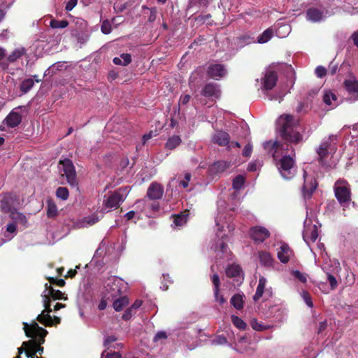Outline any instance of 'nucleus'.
I'll return each mask as SVG.
<instances>
[{"instance_id": "f257e3e1", "label": "nucleus", "mask_w": 358, "mask_h": 358, "mask_svg": "<svg viewBox=\"0 0 358 358\" xmlns=\"http://www.w3.org/2000/svg\"><path fill=\"white\" fill-rule=\"evenodd\" d=\"M278 129L280 137L285 141V144L289 145L298 144L303 141V135L295 129L294 117L292 115H282L278 120ZM264 148L268 152L272 155L274 161L279 157L278 152L279 149L289 150V148H284V143L275 141H268L264 143Z\"/></svg>"}, {"instance_id": "f03ea898", "label": "nucleus", "mask_w": 358, "mask_h": 358, "mask_svg": "<svg viewBox=\"0 0 358 358\" xmlns=\"http://www.w3.org/2000/svg\"><path fill=\"white\" fill-rule=\"evenodd\" d=\"M23 325L26 336L33 339L24 342L22 346L18 348V352L21 354L24 350L28 358H35L36 353L41 354L43 352V348L41 347V345L45 342L44 338L48 331L39 327L35 321L32 322L30 325L24 322Z\"/></svg>"}, {"instance_id": "7ed1b4c3", "label": "nucleus", "mask_w": 358, "mask_h": 358, "mask_svg": "<svg viewBox=\"0 0 358 358\" xmlns=\"http://www.w3.org/2000/svg\"><path fill=\"white\" fill-rule=\"evenodd\" d=\"M64 294L65 292H48V294H45L43 296V304L45 309L37 317V320L40 323L48 327L52 326L54 324L60 323L59 317H55L52 319L50 315V313L52 312V309L50 308V302L51 301H55L59 299H65L64 296Z\"/></svg>"}, {"instance_id": "20e7f679", "label": "nucleus", "mask_w": 358, "mask_h": 358, "mask_svg": "<svg viewBox=\"0 0 358 358\" xmlns=\"http://www.w3.org/2000/svg\"><path fill=\"white\" fill-rule=\"evenodd\" d=\"M292 155H285L281 158L277 159L275 165L280 173L281 176L287 180L292 178L295 173V151L293 148H291Z\"/></svg>"}, {"instance_id": "39448f33", "label": "nucleus", "mask_w": 358, "mask_h": 358, "mask_svg": "<svg viewBox=\"0 0 358 358\" xmlns=\"http://www.w3.org/2000/svg\"><path fill=\"white\" fill-rule=\"evenodd\" d=\"M334 191L339 204L343 208L348 207L351 201V189L348 181L341 179L336 180L334 183Z\"/></svg>"}, {"instance_id": "423d86ee", "label": "nucleus", "mask_w": 358, "mask_h": 358, "mask_svg": "<svg viewBox=\"0 0 358 358\" xmlns=\"http://www.w3.org/2000/svg\"><path fill=\"white\" fill-rule=\"evenodd\" d=\"M63 166L64 175H65L67 182L71 187L78 186V180L76 178V172L71 160L65 159L59 162Z\"/></svg>"}, {"instance_id": "0eeeda50", "label": "nucleus", "mask_w": 358, "mask_h": 358, "mask_svg": "<svg viewBox=\"0 0 358 358\" xmlns=\"http://www.w3.org/2000/svg\"><path fill=\"white\" fill-rule=\"evenodd\" d=\"M303 185L302 186V194L304 198H310L317 187V182L313 175H308L303 171Z\"/></svg>"}, {"instance_id": "6e6552de", "label": "nucleus", "mask_w": 358, "mask_h": 358, "mask_svg": "<svg viewBox=\"0 0 358 358\" xmlns=\"http://www.w3.org/2000/svg\"><path fill=\"white\" fill-rule=\"evenodd\" d=\"M249 235L255 243H262L270 236L271 234L264 227L255 226L250 228Z\"/></svg>"}, {"instance_id": "1a4fd4ad", "label": "nucleus", "mask_w": 358, "mask_h": 358, "mask_svg": "<svg viewBox=\"0 0 358 358\" xmlns=\"http://www.w3.org/2000/svg\"><path fill=\"white\" fill-rule=\"evenodd\" d=\"M105 288L106 291H127L128 285L122 279L111 276L108 278Z\"/></svg>"}, {"instance_id": "9d476101", "label": "nucleus", "mask_w": 358, "mask_h": 358, "mask_svg": "<svg viewBox=\"0 0 358 358\" xmlns=\"http://www.w3.org/2000/svg\"><path fill=\"white\" fill-rule=\"evenodd\" d=\"M124 199L122 189H118L104 200V204L108 208H117L120 206V203L124 201Z\"/></svg>"}, {"instance_id": "9b49d317", "label": "nucleus", "mask_w": 358, "mask_h": 358, "mask_svg": "<svg viewBox=\"0 0 358 358\" xmlns=\"http://www.w3.org/2000/svg\"><path fill=\"white\" fill-rule=\"evenodd\" d=\"M201 95L207 98L218 99L221 95V90L217 84L209 83L206 84L201 91Z\"/></svg>"}, {"instance_id": "f8f14e48", "label": "nucleus", "mask_w": 358, "mask_h": 358, "mask_svg": "<svg viewBox=\"0 0 358 358\" xmlns=\"http://www.w3.org/2000/svg\"><path fill=\"white\" fill-rule=\"evenodd\" d=\"M336 138V136L331 135L329 138L324 140L317 149V154L319 156L318 162L322 164L324 160L329 155V149L331 148V142Z\"/></svg>"}, {"instance_id": "ddd939ff", "label": "nucleus", "mask_w": 358, "mask_h": 358, "mask_svg": "<svg viewBox=\"0 0 358 358\" xmlns=\"http://www.w3.org/2000/svg\"><path fill=\"white\" fill-rule=\"evenodd\" d=\"M225 73L226 70L222 64H213L208 67L207 74L211 78L219 80L224 77Z\"/></svg>"}, {"instance_id": "4468645a", "label": "nucleus", "mask_w": 358, "mask_h": 358, "mask_svg": "<svg viewBox=\"0 0 358 358\" xmlns=\"http://www.w3.org/2000/svg\"><path fill=\"white\" fill-rule=\"evenodd\" d=\"M294 255L293 250L286 243H282L277 253L278 259L283 264H287L292 256Z\"/></svg>"}, {"instance_id": "2eb2a0df", "label": "nucleus", "mask_w": 358, "mask_h": 358, "mask_svg": "<svg viewBox=\"0 0 358 358\" xmlns=\"http://www.w3.org/2000/svg\"><path fill=\"white\" fill-rule=\"evenodd\" d=\"M278 77L274 71H268L266 72L262 80V85L266 90H272L276 85Z\"/></svg>"}, {"instance_id": "dca6fc26", "label": "nucleus", "mask_w": 358, "mask_h": 358, "mask_svg": "<svg viewBox=\"0 0 358 358\" xmlns=\"http://www.w3.org/2000/svg\"><path fill=\"white\" fill-rule=\"evenodd\" d=\"M164 194V187L159 183L152 182L147 191V196L150 200L160 199Z\"/></svg>"}, {"instance_id": "f3484780", "label": "nucleus", "mask_w": 358, "mask_h": 358, "mask_svg": "<svg viewBox=\"0 0 358 358\" xmlns=\"http://www.w3.org/2000/svg\"><path fill=\"white\" fill-rule=\"evenodd\" d=\"M212 141L220 146H226L230 143V136L226 131H217L213 136Z\"/></svg>"}, {"instance_id": "a211bd4d", "label": "nucleus", "mask_w": 358, "mask_h": 358, "mask_svg": "<svg viewBox=\"0 0 358 358\" xmlns=\"http://www.w3.org/2000/svg\"><path fill=\"white\" fill-rule=\"evenodd\" d=\"M22 122V115L17 113L12 110L4 119L3 122L10 128L17 127Z\"/></svg>"}, {"instance_id": "6ab92c4d", "label": "nucleus", "mask_w": 358, "mask_h": 358, "mask_svg": "<svg viewBox=\"0 0 358 358\" xmlns=\"http://www.w3.org/2000/svg\"><path fill=\"white\" fill-rule=\"evenodd\" d=\"M324 13L322 10L316 8H310L306 11V18L313 22H319L322 20Z\"/></svg>"}, {"instance_id": "aec40b11", "label": "nucleus", "mask_w": 358, "mask_h": 358, "mask_svg": "<svg viewBox=\"0 0 358 358\" xmlns=\"http://www.w3.org/2000/svg\"><path fill=\"white\" fill-rule=\"evenodd\" d=\"M189 215V210H185L178 214H175L173 217V223L176 227H182L187 223L188 217Z\"/></svg>"}, {"instance_id": "412c9836", "label": "nucleus", "mask_w": 358, "mask_h": 358, "mask_svg": "<svg viewBox=\"0 0 358 358\" xmlns=\"http://www.w3.org/2000/svg\"><path fill=\"white\" fill-rule=\"evenodd\" d=\"M303 239L306 241L315 242L318 237L317 229L315 225L310 228H307L303 234Z\"/></svg>"}, {"instance_id": "4be33fe9", "label": "nucleus", "mask_w": 358, "mask_h": 358, "mask_svg": "<svg viewBox=\"0 0 358 358\" xmlns=\"http://www.w3.org/2000/svg\"><path fill=\"white\" fill-rule=\"evenodd\" d=\"M346 91L350 94H358V80L356 79H346L343 83Z\"/></svg>"}, {"instance_id": "5701e85b", "label": "nucleus", "mask_w": 358, "mask_h": 358, "mask_svg": "<svg viewBox=\"0 0 358 358\" xmlns=\"http://www.w3.org/2000/svg\"><path fill=\"white\" fill-rule=\"evenodd\" d=\"M259 262L262 265L271 267L273 266V259L271 255L266 251L259 252Z\"/></svg>"}, {"instance_id": "b1692460", "label": "nucleus", "mask_w": 358, "mask_h": 358, "mask_svg": "<svg viewBox=\"0 0 358 358\" xmlns=\"http://www.w3.org/2000/svg\"><path fill=\"white\" fill-rule=\"evenodd\" d=\"M113 62L115 65L125 66L131 62V55L128 53H122L120 57H114Z\"/></svg>"}, {"instance_id": "393cba45", "label": "nucleus", "mask_w": 358, "mask_h": 358, "mask_svg": "<svg viewBox=\"0 0 358 358\" xmlns=\"http://www.w3.org/2000/svg\"><path fill=\"white\" fill-rule=\"evenodd\" d=\"M242 272L241 268L240 266L236 264L229 265L226 268V275L229 278H240L241 273Z\"/></svg>"}, {"instance_id": "a878e982", "label": "nucleus", "mask_w": 358, "mask_h": 358, "mask_svg": "<svg viewBox=\"0 0 358 358\" xmlns=\"http://www.w3.org/2000/svg\"><path fill=\"white\" fill-rule=\"evenodd\" d=\"M244 295L237 293L234 294L231 299V305L237 310H241L243 308Z\"/></svg>"}, {"instance_id": "bb28decb", "label": "nucleus", "mask_w": 358, "mask_h": 358, "mask_svg": "<svg viewBox=\"0 0 358 358\" xmlns=\"http://www.w3.org/2000/svg\"><path fill=\"white\" fill-rule=\"evenodd\" d=\"M182 141L179 136L174 135L167 140L165 147L166 148L169 150H174L176 148H177L180 143Z\"/></svg>"}, {"instance_id": "cd10ccee", "label": "nucleus", "mask_w": 358, "mask_h": 358, "mask_svg": "<svg viewBox=\"0 0 358 358\" xmlns=\"http://www.w3.org/2000/svg\"><path fill=\"white\" fill-rule=\"evenodd\" d=\"M26 54V49L24 48H20L15 49L14 51L10 54L7 58L9 62H15L19 58L22 57L23 55Z\"/></svg>"}, {"instance_id": "c85d7f7f", "label": "nucleus", "mask_w": 358, "mask_h": 358, "mask_svg": "<svg viewBox=\"0 0 358 358\" xmlns=\"http://www.w3.org/2000/svg\"><path fill=\"white\" fill-rule=\"evenodd\" d=\"M58 215L57 205L52 200L47 201V216L49 218H54Z\"/></svg>"}, {"instance_id": "c756f323", "label": "nucleus", "mask_w": 358, "mask_h": 358, "mask_svg": "<svg viewBox=\"0 0 358 358\" xmlns=\"http://www.w3.org/2000/svg\"><path fill=\"white\" fill-rule=\"evenodd\" d=\"M129 304V299L127 296L120 297L113 302V308L116 311H120L124 307Z\"/></svg>"}, {"instance_id": "7c9ffc66", "label": "nucleus", "mask_w": 358, "mask_h": 358, "mask_svg": "<svg viewBox=\"0 0 358 358\" xmlns=\"http://www.w3.org/2000/svg\"><path fill=\"white\" fill-rule=\"evenodd\" d=\"M273 35V29L271 28H268L261 35L258 36L257 41L259 43H265L272 38Z\"/></svg>"}, {"instance_id": "2f4dec72", "label": "nucleus", "mask_w": 358, "mask_h": 358, "mask_svg": "<svg viewBox=\"0 0 358 358\" xmlns=\"http://www.w3.org/2000/svg\"><path fill=\"white\" fill-rule=\"evenodd\" d=\"M34 85V82L32 78L24 79L20 84V90L22 93L26 94L32 88Z\"/></svg>"}, {"instance_id": "473e14b6", "label": "nucleus", "mask_w": 358, "mask_h": 358, "mask_svg": "<svg viewBox=\"0 0 358 358\" xmlns=\"http://www.w3.org/2000/svg\"><path fill=\"white\" fill-rule=\"evenodd\" d=\"M229 167V163L226 161H218L213 164V169L216 173L224 172L227 168Z\"/></svg>"}, {"instance_id": "72a5a7b5", "label": "nucleus", "mask_w": 358, "mask_h": 358, "mask_svg": "<svg viewBox=\"0 0 358 358\" xmlns=\"http://www.w3.org/2000/svg\"><path fill=\"white\" fill-rule=\"evenodd\" d=\"M245 181V179L242 175H238L233 180V188L236 190L241 189L243 187Z\"/></svg>"}, {"instance_id": "f704fd0d", "label": "nucleus", "mask_w": 358, "mask_h": 358, "mask_svg": "<svg viewBox=\"0 0 358 358\" xmlns=\"http://www.w3.org/2000/svg\"><path fill=\"white\" fill-rule=\"evenodd\" d=\"M68 24H69V22L66 20H52L50 22V26L53 29L65 28L68 26Z\"/></svg>"}, {"instance_id": "c9c22d12", "label": "nucleus", "mask_w": 358, "mask_h": 358, "mask_svg": "<svg viewBox=\"0 0 358 358\" xmlns=\"http://www.w3.org/2000/svg\"><path fill=\"white\" fill-rule=\"evenodd\" d=\"M69 195V190L66 187H59L56 190V196L62 200H66Z\"/></svg>"}, {"instance_id": "e433bc0d", "label": "nucleus", "mask_w": 358, "mask_h": 358, "mask_svg": "<svg viewBox=\"0 0 358 358\" xmlns=\"http://www.w3.org/2000/svg\"><path fill=\"white\" fill-rule=\"evenodd\" d=\"M231 321L234 326H236L239 329H245L246 327V323L238 316L232 315Z\"/></svg>"}, {"instance_id": "4c0bfd02", "label": "nucleus", "mask_w": 358, "mask_h": 358, "mask_svg": "<svg viewBox=\"0 0 358 358\" xmlns=\"http://www.w3.org/2000/svg\"><path fill=\"white\" fill-rule=\"evenodd\" d=\"M101 31L104 34H109L111 32V24L108 20H105L102 22Z\"/></svg>"}, {"instance_id": "58836bf2", "label": "nucleus", "mask_w": 358, "mask_h": 358, "mask_svg": "<svg viewBox=\"0 0 358 358\" xmlns=\"http://www.w3.org/2000/svg\"><path fill=\"white\" fill-rule=\"evenodd\" d=\"M337 97L335 94L329 92L324 94L323 96V101L327 105L331 104V100L336 101Z\"/></svg>"}, {"instance_id": "ea45409f", "label": "nucleus", "mask_w": 358, "mask_h": 358, "mask_svg": "<svg viewBox=\"0 0 358 358\" xmlns=\"http://www.w3.org/2000/svg\"><path fill=\"white\" fill-rule=\"evenodd\" d=\"M143 9H148V10H150V15H149V17H148V22H152L155 21V20L157 18V8L155 7L148 8L147 6H143Z\"/></svg>"}, {"instance_id": "a19ab883", "label": "nucleus", "mask_w": 358, "mask_h": 358, "mask_svg": "<svg viewBox=\"0 0 358 358\" xmlns=\"http://www.w3.org/2000/svg\"><path fill=\"white\" fill-rule=\"evenodd\" d=\"M292 275L298 279L300 282H303V283H305L307 281V277H306V275L304 274V273H301L298 270H296V271H293L292 272Z\"/></svg>"}, {"instance_id": "79ce46f5", "label": "nucleus", "mask_w": 358, "mask_h": 358, "mask_svg": "<svg viewBox=\"0 0 358 358\" xmlns=\"http://www.w3.org/2000/svg\"><path fill=\"white\" fill-rule=\"evenodd\" d=\"M327 282L329 283L331 289H335L338 282L336 278L331 273H327Z\"/></svg>"}, {"instance_id": "37998d69", "label": "nucleus", "mask_w": 358, "mask_h": 358, "mask_svg": "<svg viewBox=\"0 0 358 358\" xmlns=\"http://www.w3.org/2000/svg\"><path fill=\"white\" fill-rule=\"evenodd\" d=\"M49 282L50 285H55L58 287H62L65 285V281L64 279H57L55 278H49Z\"/></svg>"}, {"instance_id": "c03bdc74", "label": "nucleus", "mask_w": 358, "mask_h": 358, "mask_svg": "<svg viewBox=\"0 0 358 358\" xmlns=\"http://www.w3.org/2000/svg\"><path fill=\"white\" fill-rule=\"evenodd\" d=\"M252 152V145L250 143H248L246 145H245L242 155L245 157H250L251 156Z\"/></svg>"}, {"instance_id": "a18cd8bd", "label": "nucleus", "mask_w": 358, "mask_h": 358, "mask_svg": "<svg viewBox=\"0 0 358 358\" xmlns=\"http://www.w3.org/2000/svg\"><path fill=\"white\" fill-rule=\"evenodd\" d=\"M211 281L214 285V291H220V277L217 274L215 273L211 276Z\"/></svg>"}, {"instance_id": "49530a36", "label": "nucleus", "mask_w": 358, "mask_h": 358, "mask_svg": "<svg viewBox=\"0 0 358 358\" xmlns=\"http://www.w3.org/2000/svg\"><path fill=\"white\" fill-rule=\"evenodd\" d=\"M327 69L322 66H319L315 69V74L318 78H323L327 74Z\"/></svg>"}, {"instance_id": "de8ad7c7", "label": "nucleus", "mask_w": 358, "mask_h": 358, "mask_svg": "<svg viewBox=\"0 0 358 358\" xmlns=\"http://www.w3.org/2000/svg\"><path fill=\"white\" fill-rule=\"evenodd\" d=\"M302 298L304 301L309 307H313V304L311 300V296L310 295V292H302Z\"/></svg>"}, {"instance_id": "09e8293b", "label": "nucleus", "mask_w": 358, "mask_h": 358, "mask_svg": "<svg viewBox=\"0 0 358 358\" xmlns=\"http://www.w3.org/2000/svg\"><path fill=\"white\" fill-rule=\"evenodd\" d=\"M191 177H192V176L190 173H185V180H181L180 182V185L184 188H187L189 185V182L191 180Z\"/></svg>"}, {"instance_id": "8fccbe9b", "label": "nucleus", "mask_w": 358, "mask_h": 358, "mask_svg": "<svg viewBox=\"0 0 358 358\" xmlns=\"http://www.w3.org/2000/svg\"><path fill=\"white\" fill-rule=\"evenodd\" d=\"M10 216L13 220H19L21 222H26V217L20 213H12Z\"/></svg>"}, {"instance_id": "3c124183", "label": "nucleus", "mask_w": 358, "mask_h": 358, "mask_svg": "<svg viewBox=\"0 0 358 358\" xmlns=\"http://www.w3.org/2000/svg\"><path fill=\"white\" fill-rule=\"evenodd\" d=\"M338 69V64L335 63L334 61L330 62L329 65V71L331 75H334Z\"/></svg>"}, {"instance_id": "603ef678", "label": "nucleus", "mask_w": 358, "mask_h": 358, "mask_svg": "<svg viewBox=\"0 0 358 358\" xmlns=\"http://www.w3.org/2000/svg\"><path fill=\"white\" fill-rule=\"evenodd\" d=\"M104 358H122V355L118 352H108L106 355L103 353Z\"/></svg>"}, {"instance_id": "864d4df0", "label": "nucleus", "mask_w": 358, "mask_h": 358, "mask_svg": "<svg viewBox=\"0 0 358 358\" xmlns=\"http://www.w3.org/2000/svg\"><path fill=\"white\" fill-rule=\"evenodd\" d=\"M77 3L78 0H69L65 6L66 10H71L77 5Z\"/></svg>"}, {"instance_id": "5fc2aeb1", "label": "nucleus", "mask_w": 358, "mask_h": 358, "mask_svg": "<svg viewBox=\"0 0 358 358\" xmlns=\"http://www.w3.org/2000/svg\"><path fill=\"white\" fill-rule=\"evenodd\" d=\"M266 281V280L264 278H261L259 280V284H258L256 291H257V292L264 291V289L265 288Z\"/></svg>"}, {"instance_id": "6e6d98bb", "label": "nucleus", "mask_w": 358, "mask_h": 358, "mask_svg": "<svg viewBox=\"0 0 358 358\" xmlns=\"http://www.w3.org/2000/svg\"><path fill=\"white\" fill-rule=\"evenodd\" d=\"M251 324L252 328L256 331H263L266 329V327L258 323L257 321H253Z\"/></svg>"}, {"instance_id": "4d7b16f0", "label": "nucleus", "mask_w": 358, "mask_h": 358, "mask_svg": "<svg viewBox=\"0 0 358 358\" xmlns=\"http://www.w3.org/2000/svg\"><path fill=\"white\" fill-rule=\"evenodd\" d=\"M132 310H132L131 308H127V309L124 311V314H123V315H122V318H123L124 320H129V319L131 317L132 314H133Z\"/></svg>"}, {"instance_id": "13d9d810", "label": "nucleus", "mask_w": 358, "mask_h": 358, "mask_svg": "<svg viewBox=\"0 0 358 358\" xmlns=\"http://www.w3.org/2000/svg\"><path fill=\"white\" fill-rule=\"evenodd\" d=\"M190 100V96L189 94L182 95L180 96L179 100V104L186 105Z\"/></svg>"}, {"instance_id": "bf43d9fd", "label": "nucleus", "mask_w": 358, "mask_h": 358, "mask_svg": "<svg viewBox=\"0 0 358 358\" xmlns=\"http://www.w3.org/2000/svg\"><path fill=\"white\" fill-rule=\"evenodd\" d=\"M165 338H166V334L164 331H159L155 336L154 341H158Z\"/></svg>"}, {"instance_id": "052dcab7", "label": "nucleus", "mask_w": 358, "mask_h": 358, "mask_svg": "<svg viewBox=\"0 0 358 358\" xmlns=\"http://www.w3.org/2000/svg\"><path fill=\"white\" fill-rule=\"evenodd\" d=\"M16 224L15 222L9 223L7 225L6 231L9 233H15L16 231Z\"/></svg>"}, {"instance_id": "680f3d73", "label": "nucleus", "mask_w": 358, "mask_h": 358, "mask_svg": "<svg viewBox=\"0 0 358 358\" xmlns=\"http://www.w3.org/2000/svg\"><path fill=\"white\" fill-rule=\"evenodd\" d=\"M243 343H248L247 342V339L245 337H242L238 342L237 343V347H238V350L241 352H243L245 350V349L243 348V346H242V344Z\"/></svg>"}, {"instance_id": "e2e57ef3", "label": "nucleus", "mask_w": 358, "mask_h": 358, "mask_svg": "<svg viewBox=\"0 0 358 358\" xmlns=\"http://www.w3.org/2000/svg\"><path fill=\"white\" fill-rule=\"evenodd\" d=\"M214 344H224L227 343V339L224 336H218L215 340L213 341Z\"/></svg>"}, {"instance_id": "0e129e2a", "label": "nucleus", "mask_w": 358, "mask_h": 358, "mask_svg": "<svg viewBox=\"0 0 358 358\" xmlns=\"http://www.w3.org/2000/svg\"><path fill=\"white\" fill-rule=\"evenodd\" d=\"M127 8L126 4H115L114 9L117 13H121Z\"/></svg>"}, {"instance_id": "69168bd1", "label": "nucleus", "mask_w": 358, "mask_h": 358, "mask_svg": "<svg viewBox=\"0 0 358 358\" xmlns=\"http://www.w3.org/2000/svg\"><path fill=\"white\" fill-rule=\"evenodd\" d=\"M221 292H215V299L217 301H218L220 304H223L225 303V299H224L223 296L220 294Z\"/></svg>"}, {"instance_id": "338daca9", "label": "nucleus", "mask_w": 358, "mask_h": 358, "mask_svg": "<svg viewBox=\"0 0 358 358\" xmlns=\"http://www.w3.org/2000/svg\"><path fill=\"white\" fill-rule=\"evenodd\" d=\"M115 341H116V338L115 336H110L106 338V340L104 341V344L106 346H108V345H110L112 343H113Z\"/></svg>"}, {"instance_id": "774afa93", "label": "nucleus", "mask_w": 358, "mask_h": 358, "mask_svg": "<svg viewBox=\"0 0 358 358\" xmlns=\"http://www.w3.org/2000/svg\"><path fill=\"white\" fill-rule=\"evenodd\" d=\"M351 38L354 45L358 48V32L353 33L351 36Z\"/></svg>"}]
</instances>
